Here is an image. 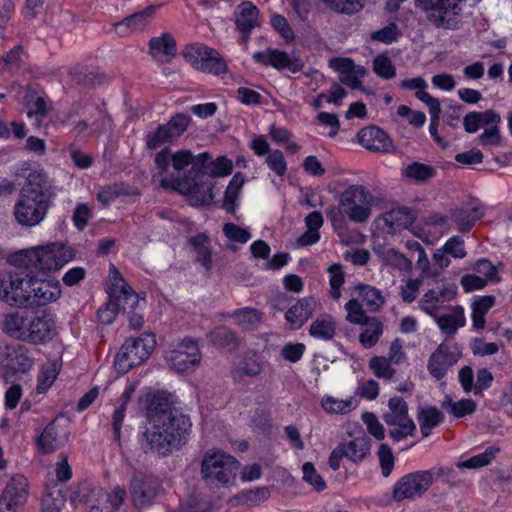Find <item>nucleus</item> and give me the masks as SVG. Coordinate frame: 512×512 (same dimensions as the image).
Here are the masks:
<instances>
[{"label": "nucleus", "instance_id": "obj_8", "mask_svg": "<svg viewBox=\"0 0 512 512\" xmlns=\"http://www.w3.org/2000/svg\"><path fill=\"white\" fill-rule=\"evenodd\" d=\"M182 56L198 71L216 76L228 72V65L219 51L203 43L187 45L182 51Z\"/></svg>", "mask_w": 512, "mask_h": 512}, {"label": "nucleus", "instance_id": "obj_48", "mask_svg": "<svg viewBox=\"0 0 512 512\" xmlns=\"http://www.w3.org/2000/svg\"><path fill=\"white\" fill-rule=\"evenodd\" d=\"M244 181L245 177L241 172L235 173L225 191L224 207L230 213L234 212L235 200L238 197V193L242 188Z\"/></svg>", "mask_w": 512, "mask_h": 512}, {"label": "nucleus", "instance_id": "obj_12", "mask_svg": "<svg viewBox=\"0 0 512 512\" xmlns=\"http://www.w3.org/2000/svg\"><path fill=\"white\" fill-rule=\"evenodd\" d=\"M370 451V438L362 434L339 443L331 452L328 463L332 470L337 471L340 469L341 460L343 458H346L354 464H359L370 456Z\"/></svg>", "mask_w": 512, "mask_h": 512}, {"label": "nucleus", "instance_id": "obj_46", "mask_svg": "<svg viewBox=\"0 0 512 512\" xmlns=\"http://www.w3.org/2000/svg\"><path fill=\"white\" fill-rule=\"evenodd\" d=\"M329 274V295L332 299H340L342 292L341 288L345 283V273L343 266L339 263H334L327 268Z\"/></svg>", "mask_w": 512, "mask_h": 512}, {"label": "nucleus", "instance_id": "obj_58", "mask_svg": "<svg viewBox=\"0 0 512 512\" xmlns=\"http://www.w3.org/2000/svg\"><path fill=\"white\" fill-rule=\"evenodd\" d=\"M381 473L383 477H389L393 471L395 458L391 448L387 444H381L377 452Z\"/></svg>", "mask_w": 512, "mask_h": 512}, {"label": "nucleus", "instance_id": "obj_16", "mask_svg": "<svg viewBox=\"0 0 512 512\" xmlns=\"http://www.w3.org/2000/svg\"><path fill=\"white\" fill-rule=\"evenodd\" d=\"M27 322V344L45 346L57 335L56 322L46 311H29Z\"/></svg>", "mask_w": 512, "mask_h": 512}, {"label": "nucleus", "instance_id": "obj_9", "mask_svg": "<svg viewBox=\"0 0 512 512\" xmlns=\"http://www.w3.org/2000/svg\"><path fill=\"white\" fill-rule=\"evenodd\" d=\"M155 344V338L151 334H143L138 338L127 339L115 357L114 366L116 370L123 374L142 364L153 351Z\"/></svg>", "mask_w": 512, "mask_h": 512}, {"label": "nucleus", "instance_id": "obj_61", "mask_svg": "<svg viewBox=\"0 0 512 512\" xmlns=\"http://www.w3.org/2000/svg\"><path fill=\"white\" fill-rule=\"evenodd\" d=\"M362 420L365 423L368 432L377 440H383L385 437V430L383 425L379 422L374 413L366 412L362 415Z\"/></svg>", "mask_w": 512, "mask_h": 512}, {"label": "nucleus", "instance_id": "obj_17", "mask_svg": "<svg viewBox=\"0 0 512 512\" xmlns=\"http://www.w3.org/2000/svg\"><path fill=\"white\" fill-rule=\"evenodd\" d=\"M51 206L52 203L44 200L19 196L14 205L13 214L16 222L21 226L34 227L45 219Z\"/></svg>", "mask_w": 512, "mask_h": 512}, {"label": "nucleus", "instance_id": "obj_33", "mask_svg": "<svg viewBox=\"0 0 512 512\" xmlns=\"http://www.w3.org/2000/svg\"><path fill=\"white\" fill-rule=\"evenodd\" d=\"M1 496L13 504L23 505L28 496L27 478L22 474L14 475L7 483Z\"/></svg>", "mask_w": 512, "mask_h": 512}, {"label": "nucleus", "instance_id": "obj_42", "mask_svg": "<svg viewBox=\"0 0 512 512\" xmlns=\"http://www.w3.org/2000/svg\"><path fill=\"white\" fill-rule=\"evenodd\" d=\"M232 317L243 330H254L261 322L262 313L257 309L245 307L234 311Z\"/></svg>", "mask_w": 512, "mask_h": 512}, {"label": "nucleus", "instance_id": "obj_32", "mask_svg": "<svg viewBox=\"0 0 512 512\" xmlns=\"http://www.w3.org/2000/svg\"><path fill=\"white\" fill-rule=\"evenodd\" d=\"M432 317L435 319L439 329L447 335L456 334L459 328H462L466 325L464 309L459 305L452 307L451 313L449 314H436Z\"/></svg>", "mask_w": 512, "mask_h": 512}, {"label": "nucleus", "instance_id": "obj_38", "mask_svg": "<svg viewBox=\"0 0 512 512\" xmlns=\"http://www.w3.org/2000/svg\"><path fill=\"white\" fill-rule=\"evenodd\" d=\"M417 420L423 437H428L434 427L443 422V414L434 406L420 407L417 411Z\"/></svg>", "mask_w": 512, "mask_h": 512}, {"label": "nucleus", "instance_id": "obj_5", "mask_svg": "<svg viewBox=\"0 0 512 512\" xmlns=\"http://www.w3.org/2000/svg\"><path fill=\"white\" fill-rule=\"evenodd\" d=\"M416 3L433 27L455 30L461 23L466 0H416Z\"/></svg>", "mask_w": 512, "mask_h": 512}, {"label": "nucleus", "instance_id": "obj_59", "mask_svg": "<svg viewBox=\"0 0 512 512\" xmlns=\"http://www.w3.org/2000/svg\"><path fill=\"white\" fill-rule=\"evenodd\" d=\"M303 479L312 485L317 491L325 489L326 484L320 474L317 473L314 465L311 462H306L302 467Z\"/></svg>", "mask_w": 512, "mask_h": 512}, {"label": "nucleus", "instance_id": "obj_39", "mask_svg": "<svg viewBox=\"0 0 512 512\" xmlns=\"http://www.w3.org/2000/svg\"><path fill=\"white\" fill-rule=\"evenodd\" d=\"M495 303L496 298L493 295L479 296L473 301L471 318L475 329L481 330L485 327V315Z\"/></svg>", "mask_w": 512, "mask_h": 512}, {"label": "nucleus", "instance_id": "obj_34", "mask_svg": "<svg viewBox=\"0 0 512 512\" xmlns=\"http://www.w3.org/2000/svg\"><path fill=\"white\" fill-rule=\"evenodd\" d=\"M263 371V365L255 354L245 356L231 371L234 382H243L246 377H257Z\"/></svg>", "mask_w": 512, "mask_h": 512}, {"label": "nucleus", "instance_id": "obj_35", "mask_svg": "<svg viewBox=\"0 0 512 512\" xmlns=\"http://www.w3.org/2000/svg\"><path fill=\"white\" fill-rule=\"evenodd\" d=\"M484 216V209L480 206L473 208H458L452 211V219L462 233L469 232L475 222Z\"/></svg>", "mask_w": 512, "mask_h": 512}, {"label": "nucleus", "instance_id": "obj_19", "mask_svg": "<svg viewBox=\"0 0 512 512\" xmlns=\"http://www.w3.org/2000/svg\"><path fill=\"white\" fill-rule=\"evenodd\" d=\"M27 293L29 295L28 305L37 307L45 306L55 302L61 296L59 281L53 279H38L31 276L26 281Z\"/></svg>", "mask_w": 512, "mask_h": 512}, {"label": "nucleus", "instance_id": "obj_26", "mask_svg": "<svg viewBox=\"0 0 512 512\" xmlns=\"http://www.w3.org/2000/svg\"><path fill=\"white\" fill-rule=\"evenodd\" d=\"M157 6L150 5L144 10L127 16L115 24V31L120 36H127L132 31L143 30L154 18Z\"/></svg>", "mask_w": 512, "mask_h": 512}, {"label": "nucleus", "instance_id": "obj_60", "mask_svg": "<svg viewBox=\"0 0 512 512\" xmlns=\"http://www.w3.org/2000/svg\"><path fill=\"white\" fill-rule=\"evenodd\" d=\"M443 247L448 255H451L456 259H463L467 255L465 242L461 236L451 237L446 241Z\"/></svg>", "mask_w": 512, "mask_h": 512}, {"label": "nucleus", "instance_id": "obj_30", "mask_svg": "<svg viewBox=\"0 0 512 512\" xmlns=\"http://www.w3.org/2000/svg\"><path fill=\"white\" fill-rule=\"evenodd\" d=\"M67 440V433L53 421L49 423L38 437V446L45 454L60 448Z\"/></svg>", "mask_w": 512, "mask_h": 512}, {"label": "nucleus", "instance_id": "obj_28", "mask_svg": "<svg viewBox=\"0 0 512 512\" xmlns=\"http://www.w3.org/2000/svg\"><path fill=\"white\" fill-rule=\"evenodd\" d=\"M380 220L383 222V230L386 233L395 234L411 225L414 217L408 208L398 207L384 213Z\"/></svg>", "mask_w": 512, "mask_h": 512}, {"label": "nucleus", "instance_id": "obj_40", "mask_svg": "<svg viewBox=\"0 0 512 512\" xmlns=\"http://www.w3.org/2000/svg\"><path fill=\"white\" fill-rule=\"evenodd\" d=\"M329 11L346 16L359 13L365 6L366 0H320Z\"/></svg>", "mask_w": 512, "mask_h": 512}, {"label": "nucleus", "instance_id": "obj_44", "mask_svg": "<svg viewBox=\"0 0 512 512\" xmlns=\"http://www.w3.org/2000/svg\"><path fill=\"white\" fill-rule=\"evenodd\" d=\"M321 405L323 409L330 414H346L356 409L358 400L354 397H349L346 400L337 399L331 396L322 398Z\"/></svg>", "mask_w": 512, "mask_h": 512}, {"label": "nucleus", "instance_id": "obj_37", "mask_svg": "<svg viewBox=\"0 0 512 512\" xmlns=\"http://www.w3.org/2000/svg\"><path fill=\"white\" fill-rule=\"evenodd\" d=\"M363 305L370 312H377L385 304V298L382 292L374 286L368 284H358L355 287Z\"/></svg>", "mask_w": 512, "mask_h": 512}, {"label": "nucleus", "instance_id": "obj_29", "mask_svg": "<svg viewBox=\"0 0 512 512\" xmlns=\"http://www.w3.org/2000/svg\"><path fill=\"white\" fill-rule=\"evenodd\" d=\"M316 301L313 298H302L295 305L290 307L285 318L292 329L301 328L312 316L315 310Z\"/></svg>", "mask_w": 512, "mask_h": 512}, {"label": "nucleus", "instance_id": "obj_54", "mask_svg": "<svg viewBox=\"0 0 512 512\" xmlns=\"http://www.w3.org/2000/svg\"><path fill=\"white\" fill-rule=\"evenodd\" d=\"M28 117L35 116L37 120H41L48 113V106L43 97H35L32 93L25 96Z\"/></svg>", "mask_w": 512, "mask_h": 512}, {"label": "nucleus", "instance_id": "obj_43", "mask_svg": "<svg viewBox=\"0 0 512 512\" xmlns=\"http://www.w3.org/2000/svg\"><path fill=\"white\" fill-rule=\"evenodd\" d=\"M210 339L214 345L225 348L229 351H233L239 346L237 335L226 326L215 328L210 333Z\"/></svg>", "mask_w": 512, "mask_h": 512}, {"label": "nucleus", "instance_id": "obj_36", "mask_svg": "<svg viewBox=\"0 0 512 512\" xmlns=\"http://www.w3.org/2000/svg\"><path fill=\"white\" fill-rule=\"evenodd\" d=\"M361 325L364 329L359 335V342L366 349L372 348L382 336L384 325L377 317H369Z\"/></svg>", "mask_w": 512, "mask_h": 512}, {"label": "nucleus", "instance_id": "obj_24", "mask_svg": "<svg viewBox=\"0 0 512 512\" xmlns=\"http://www.w3.org/2000/svg\"><path fill=\"white\" fill-rule=\"evenodd\" d=\"M28 315L27 310H15L4 314L1 322L2 332L10 338L26 343Z\"/></svg>", "mask_w": 512, "mask_h": 512}, {"label": "nucleus", "instance_id": "obj_52", "mask_svg": "<svg viewBox=\"0 0 512 512\" xmlns=\"http://www.w3.org/2000/svg\"><path fill=\"white\" fill-rule=\"evenodd\" d=\"M373 71L382 79H392L396 76V68L386 53L378 54L373 60Z\"/></svg>", "mask_w": 512, "mask_h": 512}, {"label": "nucleus", "instance_id": "obj_20", "mask_svg": "<svg viewBox=\"0 0 512 512\" xmlns=\"http://www.w3.org/2000/svg\"><path fill=\"white\" fill-rule=\"evenodd\" d=\"M460 352L456 347L441 343L430 355L427 363V370L436 380L443 379L448 370L460 359Z\"/></svg>", "mask_w": 512, "mask_h": 512}, {"label": "nucleus", "instance_id": "obj_7", "mask_svg": "<svg viewBox=\"0 0 512 512\" xmlns=\"http://www.w3.org/2000/svg\"><path fill=\"white\" fill-rule=\"evenodd\" d=\"M138 302L137 293L119 275L117 269L113 267L110 300L99 308L97 312L98 319L103 324H111L119 310L134 309Z\"/></svg>", "mask_w": 512, "mask_h": 512}, {"label": "nucleus", "instance_id": "obj_15", "mask_svg": "<svg viewBox=\"0 0 512 512\" xmlns=\"http://www.w3.org/2000/svg\"><path fill=\"white\" fill-rule=\"evenodd\" d=\"M433 480L434 478L430 471H417L406 474L395 483L392 498L395 501L419 498L429 489Z\"/></svg>", "mask_w": 512, "mask_h": 512}, {"label": "nucleus", "instance_id": "obj_55", "mask_svg": "<svg viewBox=\"0 0 512 512\" xmlns=\"http://www.w3.org/2000/svg\"><path fill=\"white\" fill-rule=\"evenodd\" d=\"M401 36V31L396 23H390L384 28L374 31L370 35L372 41L381 42L384 44H391L398 40Z\"/></svg>", "mask_w": 512, "mask_h": 512}, {"label": "nucleus", "instance_id": "obj_27", "mask_svg": "<svg viewBox=\"0 0 512 512\" xmlns=\"http://www.w3.org/2000/svg\"><path fill=\"white\" fill-rule=\"evenodd\" d=\"M149 54L156 60L169 63L177 53L175 38L170 33H163L159 37H153L148 43Z\"/></svg>", "mask_w": 512, "mask_h": 512}, {"label": "nucleus", "instance_id": "obj_23", "mask_svg": "<svg viewBox=\"0 0 512 512\" xmlns=\"http://www.w3.org/2000/svg\"><path fill=\"white\" fill-rule=\"evenodd\" d=\"M359 143L367 150L378 153H388L393 149L389 136L376 126H368L358 133Z\"/></svg>", "mask_w": 512, "mask_h": 512}, {"label": "nucleus", "instance_id": "obj_49", "mask_svg": "<svg viewBox=\"0 0 512 512\" xmlns=\"http://www.w3.org/2000/svg\"><path fill=\"white\" fill-rule=\"evenodd\" d=\"M441 406L456 418L470 415L476 410V403L471 399H462L457 402H453L451 399H446L442 402Z\"/></svg>", "mask_w": 512, "mask_h": 512}, {"label": "nucleus", "instance_id": "obj_47", "mask_svg": "<svg viewBox=\"0 0 512 512\" xmlns=\"http://www.w3.org/2000/svg\"><path fill=\"white\" fill-rule=\"evenodd\" d=\"M58 373L59 369L55 361L44 364L37 378L36 391L38 393L46 392L54 383Z\"/></svg>", "mask_w": 512, "mask_h": 512}, {"label": "nucleus", "instance_id": "obj_11", "mask_svg": "<svg viewBox=\"0 0 512 512\" xmlns=\"http://www.w3.org/2000/svg\"><path fill=\"white\" fill-rule=\"evenodd\" d=\"M18 176L25 177L20 196H27L36 200H44L52 203L55 197V188L47 173L41 168L23 166L17 172Z\"/></svg>", "mask_w": 512, "mask_h": 512}, {"label": "nucleus", "instance_id": "obj_1", "mask_svg": "<svg viewBox=\"0 0 512 512\" xmlns=\"http://www.w3.org/2000/svg\"><path fill=\"white\" fill-rule=\"evenodd\" d=\"M147 416L149 426L140 440L146 453L166 456L185 442L191 428L190 418L172 409L166 400L154 397L147 407Z\"/></svg>", "mask_w": 512, "mask_h": 512}, {"label": "nucleus", "instance_id": "obj_13", "mask_svg": "<svg viewBox=\"0 0 512 512\" xmlns=\"http://www.w3.org/2000/svg\"><path fill=\"white\" fill-rule=\"evenodd\" d=\"M191 121L188 115L178 113L162 125H158L155 130L149 131L145 136L146 147L149 150H155L164 144L176 141L187 130Z\"/></svg>", "mask_w": 512, "mask_h": 512}, {"label": "nucleus", "instance_id": "obj_31", "mask_svg": "<svg viewBox=\"0 0 512 512\" xmlns=\"http://www.w3.org/2000/svg\"><path fill=\"white\" fill-rule=\"evenodd\" d=\"M259 10L249 1H245L237 6L235 10V24L240 32H251L259 25Z\"/></svg>", "mask_w": 512, "mask_h": 512}, {"label": "nucleus", "instance_id": "obj_10", "mask_svg": "<svg viewBox=\"0 0 512 512\" xmlns=\"http://www.w3.org/2000/svg\"><path fill=\"white\" fill-rule=\"evenodd\" d=\"M408 410V404L403 398L394 396L389 399L388 411L382 418L389 427V436L394 441L406 439L416 432V425L409 416Z\"/></svg>", "mask_w": 512, "mask_h": 512}, {"label": "nucleus", "instance_id": "obj_53", "mask_svg": "<svg viewBox=\"0 0 512 512\" xmlns=\"http://www.w3.org/2000/svg\"><path fill=\"white\" fill-rule=\"evenodd\" d=\"M405 175L418 182H425L436 175V170L430 165L420 162H413L406 167Z\"/></svg>", "mask_w": 512, "mask_h": 512}, {"label": "nucleus", "instance_id": "obj_4", "mask_svg": "<svg viewBox=\"0 0 512 512\" xmlns=\"http://www.w3.org/2000/svg\"><path fill=\"white\" fill-rule=\"evenodd\" d=\"M239 467L240 462L235 457L221 450L210 449L202 460V478L215 487L227 486L235 479Z\"/></svg>", "mask_w": 512, "mask_h": 512}, {"label": "nucleus", "instance_id": "obj_50", "mask_svg": "<svg viewBox=\"0 0 512 512\" xmlns=\"http://www.w3.org/2000/svg\"><path fill=\"white\" fill-rule=\"evenodd\" d=\"M207 174L204 178V181L208 183L206 180L208 177H225L231 174L233 163L230 159L225 156H220L216 160H207Z\"/></svg>", "mask_w": 512, "mask_h": 512}, {"label": "nucleus", "instance_id": "obj_64", "mask_svg": "<svg viewBox=\"0 0 512 512\" xmlns=\"http://www.w3.org/2000/svg\"><path fill=\"white\" fill-rule=\"evenodd\" d=\"M33 366V359L24 352L16 353L13 358L10 359L8 367L14 372L26 373Z\"/></svg>", "mask_w": 512, "mask_h": 512}, {"label": "nucleus", "instance_id": "obj_18", "mask_svg": "<svg viewBox=\"0 0 512 512\" xmlns=\"http://www.w3.org/2000/svg\"><path fill=\"white\" fill-rule=\"evenodd\" d=\"M26 281L17 272H6L0 275V300L10 306L25 307L29 303Z\"/></svg>", "mask_w": 512, "mask_h": 512}, {"label": "nucleus", "instance_id": "obj_22", "mask_svg": "<svg viewBox=\"0 0 512 512\" xmlns=\"http://www.w3.org/2000/svg\"><path fill=\"white\" fill-rule=\"evenodd\" d=\"M456 294L457 288L453 284L437 285L423 295L419 301V307L428 315L435 316L445 303L455 298Z\"/></svg>", "mask_w": 512, "mask_h": 512}, {"label": "nucleus", "instance_id": "obj_41", "mask_svg": "<svg viewBox=\"0 0 512 512\" xmlns=\"http://www.w3.org/2000/svg\"><path fill=\"white\" fill-rule=\"evenodd\" d=\"M336 332V323L332 316L322 315L310 325L309 333L312 337L321 340H331Z\"/></svg>", "mask_w": 512, "mask_h": 512}, {"label": "nucleus", "instance_id": "obj_2", "mask_svg": "<svg viewBox=\"0 0 512 512\" xmlns=\"http://www.w3.org/2000/svg\"><path fill=\"white\" fill-rule=\"evenodd\" d=\"M211 158L208 152L194 156L189 150H180L172 154V166L176 171H181L191 165L188 176L183 178H162L160 185L164 189H173L182 194L190 195L200 204L212 201V188L204 181L207 174V160Z\"/></svg>", "mask_w": 512, "mask_h": 512}, {"label": "nucleus", "instance_id": "obj_57", "mask_svg": "<svg viewBox=\"0 0 512 512\" xmlns=\"http://www.w3.org/2000/svg\"><path fill=\"white\" fill-rule=\"evenodd\" d=\"M363 303L359 302L357 299H351L345 304V309L347 311V321L353 324L361 325L365 320L369 317L366 315L363 309Z\"/></svg>", "mask_w": 512, "mask_h": 512}, {"label": "nucleus", "instance_id": "obj_25", "mask_svg": "<svg viewBox=\"0 0 512 512\" xmlns=\"http://www.w3.org/2000/svg\"><path fill=\"white\" fill-rule=\"evenodd\" d=\"M130 492L136 507L150 505L158 493V483L151 478L135 476L131 480Z\"/></svg>", "mask_w": 512, "mask_h": 512}, {"label": "nucleus", "instance_id": "obj_6", "mask_svg": "<svg viewBox=\"0 0 512 512\" xmlns=\"http://www.w3.org/2000/svg\"><path fill=\"white\" fill-rule=\"evenodd\" d=\"M374 202L375 197L366 186L353 184L340 195L339 213L354 223H364L371 217Z\"/></svg>", "mask_w": 512, "mask_h": 512}, {"label": "nucleus", "instance_id": "obj_56", "mask_svg": "<svg viewBox=\"0 0 512 512\" xmlns=\"http://www.w3.org/2000/svg\"><path fill=\"white\" fill-rule=\"evenodd\" d=\"M474 270L482 275L487 282L499 283L501 276L498 273V269L488 259L482 258L476 261Z\"/></svg>", "mask_w": 512, "mask_h": 512}, {"label": "nucleus", "instance_id": "obj_45", "mask_svg": "<svg viewBox=\"0 0 512 512\" xmlns=\"http://www.w3.org/2000/svg\"><path fill=\"white\" fill-rule=\"evenodd\" d=\"M394 363L385 356H374L369 360L368 367L372 373L379 379L392 380L396 374L393 368Z\"/></svg>", "mask_w": 512, "mask_h": 512}, {"label": "nucleus", "instance_id": "obj_51", "mask_svg": "<svg viewBox=\"0 0 512 512\" xmlns=\"http://www.w3.org/2000/svg\"><path fill=\"white\" fill-rule=\"evenodd\" d=\"M500 449L495 446L486 448L483 453L477 454L462 462L459 466L468 469H475L489 465L499 453Z\"/></svg>", "mask_w": 512, "mask_h": 512}, {"label": "nucleus", "instance_id": "obj_3", "mask_svg": "<svg viewBox=\"0 0 512 512\" xmlns=\"http://www.w3.org/2000/svg\"><path fill=\"white\" fill-rule=\"evenodd\" d=\"M74 256L70 247L61 242H53L19 251L12 255L11 262L30 273H49L60 270Z\"/></svg>", "mask_w": 512, "mask_h": 512}, {"label": "nucleus", "instance_id": "obj_21", "mask_svg": "<svg viewBox=\"0 0 512 512\" xmlns=\"http://www.w3.org/2000/svg\"><path fill=\"white\" fill-rule=\"evenodd\" d=\"M253 60L265 67L271 66L277 70L287 69L292 73L300 72L304 64L295 57H290L285 51L268 48L253 54Z\"/></svg>", "mask_w": 512, "mask_h": 512}, {"label": "nucleus", "instance_id": "obj_62", "mask_svg": "<svg viewBox=\"0 0 512 512\" xmlns=\"http://www.w3.org/2000/svg\"><path fill=\"white\" fill-rule=\"evenodd\" d=\"M266 163L278 176H283L287 171V164L280 150L271 151L266 158Z\"/></svg>", "mask_w": 512, "mask_h": 512}, {"label": "nucleus", "instance_id": "obj_63", "mask_svg": "<svg viewBox=\"0 0 512 512\" xmlns=\"http://www.w3.org/2000/svg\"><path fill=\"white\" fill-rule=\"evenodd\" d=\"M223 233L228 239L239 243H246L251 237L249 231L234 223H226L223 227Z\"/></svg>", "mask_w": 512, "mask_h": 512}, {"label": "nucleus", "instance_id": "obj_14", "mask_svg": "<svg viewBox=\"0 0 512 512\" xmlns=\"http://www.w3.org/2000/svg\"><path fill=\"white\" fill-rule=\"evenodd\" d=\"M166 359L177 373L188 374L200 365L202 357L198 343L185 338L168 352Z\"/></svg>", "mask_w": 512, "mask_h": 512}]
</instances>
